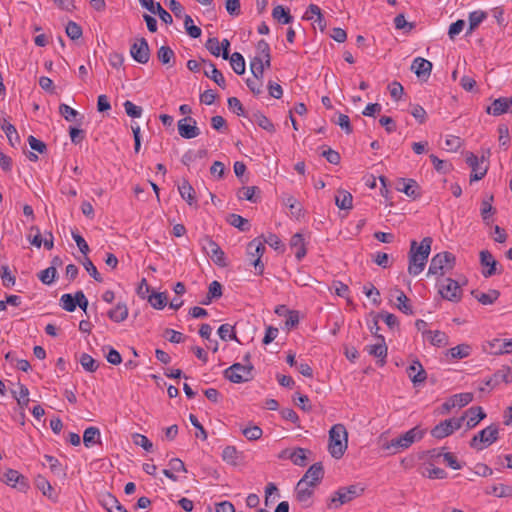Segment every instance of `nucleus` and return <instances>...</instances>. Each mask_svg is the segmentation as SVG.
Segmentation results:
<instances>
[{"mask_svg": "<svg viewBox=\"0 0 512 512\" xmlns=\"http://www.w3.org/2000/svg\"><path fill=\"white\" fill-rule=\"evenodd\" d=\"M432 238L425 237L418 245L416 240L411 241L409 251V265L408 272L411 275L420 274L427 263L431 251Z\"/></svg>", "mask_w": 512, "mask_h": 512, "instance_id": "1", "label": "nucleus"}, {"mask_svg": "<svg viewBox=\"0 0 512 512\" xmlns=\"http://www.w3.org/2000/svg\"><path fill=\"white\" fill-rule=\"evenodd\" d=\"M348 447V432L343 424H335L329 430L328 451L335 459H340Z\"/></svg>", "mask_w": 512, "mask_h": 512, "instance_id": "2", "label": "nucleus"}, {"mask_svg": "<svg viewBox=\"0 0 512 512\" xmlns=\"http://www.w3.org/2000/svg\"><path fill=\"white\" fill-rule=\"evenodd\" d=\"M425 431L418 426L413 427L404 434L392 439L383 445V449L390 454H397L409 448L413 443L423 438Z\"/></svg>", "mask_w": 512, "mask_h": 512, "instance_id": "3", "label": "nucleus"}, {"mask_svg": "<svg viewBox=\"0 0 512 512\" xmlns=\"http://www.w3.org/2000/svg\"><path fill=\"white\" fill-rule=\"evenodd\" d=\"M364 488L359 485H350L348 487H341L331 496L328 508L337 509L340 506L351 502L355 498L362 495Z\"/></svg>", "mask_w": 512, "mask_h": 512, "instance_id": "4", "label": "nucleus"}, {"mask_svg": "<svg viewBox=\"0 0 512 512\" xmlns=\"http://www.w3.org/2000/svg\"><path fill=\"white\" fill-rule=\"evenodd\" d=\"M455 263L456 258L451 252L444 251L437 253L430 261L428 275L443 276L454 268Z\"/></svg>", "mask_w": 512, "mask_h": 512, "instance_id": "5", "label": "nucleus"}, {"mask_svg": "<svg viewBox=\"0 0 512 512\" xmlns=\"http://www.w3.org/2000/svg\"><path fill=\"white\" fill-rule=\"evenodd\" d=\"M438 292L444 300L457 303L461 301L463 291L458 281L452 278H444L437 281Z\"/></svg>", "mask_w": 512, "mask_h": 512, "instance_id": "6", "label": "nucleus"}, {"mask_svg": "<svg viewBox=\"0 0 512 512\" xmlns=\"http://www.w3.org/2000/svg\"><path fill=\"white\" fill-rule=\"evenodd\" d=\"M253 368L254 367L251 363H234L233 365L224 370L223 375L226 379L233 383H243L253 378Z\"/></svg>", "mask_w": 512, "mask_h": 512, "instance_id": "7", "label": "nucleus"}, {"mask_svg": "<svg viewBox=\"0 0 512 512\" xmlns=\"http://www.w3.org/2000/svg\"><path fill=\"white\" fill-rule=\"evenodd\" d=\"M499 429L496 425H489L488 427L479 431L470 441V446L477 450H482L490 446L498 440Z\"/></svg>", "mask_w": 512, "mask_h": 512, "instance_id": "8", "label": "nucleus"}, {"mask_svg": "<svg viewBox=\"0 0 512 512\" xmlns=\"http://www.w3.org/2000/svg\"><path fill=\"white\" fill-rule=\"evenodd\" d=\"M200 244L203 251L217 266L226 267L228 265L224 251L211 237L204 236L200 240Z\"/></svg>", "mask_w": 512, "mask_h": 512, "instance_id": "9", "label": "nucleus"}, {"mask_svg": "<svg viewBox=\"0 0 512 512\" xmlns=\"http://www.w3.org/2000/svg\"><path fill=\"white\" fill-rule=\"evenodd\" d=\"M266 251L265 244L259 239H253L248 243L247 253L251 257V264L255 268V274L262 275L264 272V263L261 258Z\"/></svg>", "mask_w": 512, "mask_h": 512, "instance_id": "10", "label": "nucleus"}, {"mask_svg": "<svg viewBox=\"0 0 512 512\" xmlns=\"http://www.w3.org/2000/svg\"><path fill=\"white\" fill-rule=\"evenodd\" d=\"M131 57L140 64H146L150 59V48L145 38L137 39L130 47Z\"/></svg>", "mask_w": 512, "mask_h": 512, "instance_id": "11", "label": "nucleus"}, {"mask_svg": "<svg viewBox=\"0 0 512 512\" xmlns=\"http://www.w3.org/2000/svg\"><path fill=\"white\" fill-rule=\"evenodd\" d=\"M178 133L182 138L192 139L200 134L196 120L190 116L180 119L177 123Z\"/></svg>", "mask_w": 512, "mask_h": 512, "instance_id": "12", "label": "nucleus"}, {"mask_svg": "<svg viewBox=\"0 0 512 512\" xmlns=\"http://www.w3.org/2000/svg\"><path fill=\"white\" fill-rule=\"evenodd\" d=\"M324 477V469L321 463H314L309 467L301 480V486H316Z\"/></svg>", "mask_w": 512, "mask_h": 512, "instance_id": "13", "label": "nucleus"}, {"mask_svg": "<svg viewBox=\"0 0 512 512\" xmlns=\"http://www.w3.org/2000/svg\"><path fill=\"white\" fill-rule=\"evenodd\" d=\"M466 163L472 169L470 176L471 182L481 180L486 175L488 168L480 166V160L475 154L471 152L468 153L466 156Z\"/></svg>", "mask_w": 512, "mask_h": 512, "instance_id": "14", "label": "nucleus"}, {"mask_svg": "<svg viewBox=\"0 0 512 512\" xmlns=\"http://www.w3.org/2000/svg\"><path fill=\"white\" fill-rule=\"evenodd\" d=\"M141 5L153 14H158L160 19L166 24H171L172 16L161 6L160 3H154L153 0H139Z\"/></svg>", "mask_w": 512, "mask_h": 512, "instance_id": "15", "label": "nucleus"}, {"mask_svg": "<svg viewBox=\"0 0 512 512\" xmlns=\"http://www.w3.org/2000/svg\"><path fill=\"white\" fill-rule=\"evenodd\" d=\"M407 374L414 385L425 382L427 373L419 360H413L407 368Z\"/></svg>", "mask_w": 512, "mask_h": 512, "instance_id": "16", "label": "nucleus"}, {"mask_svg": "<svg viewBox=\"0 0 512 512\" xmlns=\"http://www.w3.org/2000/svg\"><path fill=\"white\" fill-rule=\"evenodd\" d=\"M411 70L422 79H427L432 70V63L422 57H417L413 60Z\"/></svg>", "mask_w": 512, "mask_h": 512, "instance_id": "17", "label": "nucleus"}, {"mask_svg": "<svg viewBox=\"0 0 512 512\" xmlns=\"http://www.w3.org/2000/svg\"><path fill=\"white\" fill-rule=\"evenodd\" d=\"M377 339L379 341L378 343L367 345L365 349L369 355L378 358L382 366L385 364V358L387 357V346L383 336H377Z\"/></svg>", "mask_w": 512, "mask_h": 512, "instance_id": "18", "label": "nucleus"}, {"mask_svg": "<svg viewBox=\"0 0 512 512\" xmlns=\"http://www.w3.org/2000/svg\"><path fill=\"white\" fill-rule=\"evenodd\" d=\"M480 262L482 266L486 267V269L482 271L484 277L488 278L497 273V261L489 251L483 250L480 252Z\"/></svg>", "mask_w": 512, "mask_h": 512, "instance_id": "19", "label": "nucleus"}, {"mask_svg": "<svg viewBox=\"0 0 512 512\" xmlns=\"http://www.w3.org/2000/svg\"><path fill=\"white\" fill-rule=\"evenodd\" d=\"M467 429L474 428L481 420L486 417L485 412L480 406H474L465 411Z\"/></svg>", "mask_w": 512, "mask_h": 512, "instance_id": "20", "label": "nucleus"}, {"mask_svg": "<svg viewBox=\"0 0 512 512\" xmlns=\"http://www.w3.org/2000/svg\"><path fill=\"white\" fill-rule=\"evenodd\" d=\"M397 190L405 193L408 197L413 199L420 196L419 185L413 179H401L398 183Z\"/></svg>", "mask_w": 512, "mask_h": 512, "instance_id": "21", "label": "nucleus"}, {"mask_svg": "<svg viewBox=\"0 0 512 512\" xmlns=\"http://www.w3.org/2000/svg\"><path fill=\"white\" fill-rule=\"evenodd\" d=\"M203 62L207 66V69L204 70V75L224 89L226 87V81L221 71H219L211 61L203 60Z\"/></svg>", "mask_w": 512, "mask_h": 512, "instance_id": "22", "label": "nucleus"}, {"mask_svg": "<svg viewBox=\"0 0 512 512\" xmlns=\"http://www.w3.org/2000/svg\"><path fill=\"white\" fill-rule=\"evenodd\" d=\"M493 199H494L493 195H489L485 199H483L481 202L480 214H481L483 222L486 225L491 224V222H492L491 217L496 212V209L492 206Z\"/></svg>", "mask_w": 512, "mask_h": 512, "instance_id": "23", "label": "nucleus"}, {"mask_svg": "<svg viewBox=\"0 0 512 512\" xmlns=\"http://www.w3.org/2000/svg\"><path fill=\"white\" fill-rule=\"evenodd\" d=\"M424 338L436 347H444L448 344V336L440 330L424 331Z\"/></svg>", "mask_w": 512, "mask_h": 512, "instance_id": "24", "label": "nucleus"}, {"mask_svg": "<svg viewBox=\"0 0 512 512\" xmlns=\"http://www.w3.org/2000/svg\"><path fill=\"white\" fill-rule=\"evenodd\" d=\"M222 459L231 466H237L242 460V453L234 446H226L222 451Z\"/></svg>", "mask_w": 512, "mask_h": 512, "instance_id": "25", "label": "nucleus"}, {"mask_svg": "<svg viewBox=\"0 0 512 512\" xmlns=\"http://www.w3.org/2000/svg\"><path fill=\"white\" fill-rule=\"evenodd\" d=\"M179 193L183 200H185L190 206L197 205V199L195 196V190L187 180H183L178 186Z\"/></svg>", "mask_w": 512, "mask_h": 512, "instance_id": "26", "label": "nucleus"}, {"mask_svg": "<svg viewBox=\"0 0 512 512\" xmlns=\"http://www.w3.org/2000/svg\"><path fill=\"white\" fill-rule=\"evenodd\" d=\"M290 246L292 249H295V257L298 261L302 260L305 257L307 251L305 248L304 238L302 234H294L290 240Z\"/></svg>", "mask_w": 512, "mask_h": 512, "instance_id": "27", "label": "nucleus"}, {"mask_svg": "<svg viewBox=\"0 0 512 512\" xmlns=\"http://www.w3.org/2000/svg\"><path fill=\"white\" fill-rule=\"evenodd\" d=\"M169 467V469L163 470V474L174 482L178 480L174 472H187L185 464L179 458L171 459L169 462Z\"/></svg>", "mask_w": 512, "mask_h": 512, "instance_id": "28", "label": "nucleus"}, {"mask_svg": "<svg viewBox=\"0 0 512 512\" xmlns=\"http://www.w3.org/2000/svg\"><path fill=\"white\" fill-rule=\"evenodd\" d=\"M107 315L113 322H123L128 317L127 305L125 303L119 302L113 309L108 311Z\"/></svg>", "mask_w": 512, "mask_h": 512, "instance_id": "29", "label": "nucleus"}, {"mask_svg": "<svg viewBox=\"0 0 512 512\" xmlns=\"http://www.w3.org/2000/svg\"><path fill=\"white\" fill-rule=\"evenodd\" d=\"M3 481L11 485L12 487H16L17 484H20L23 488L27 486L25 482V477L20 474L17 470L8 469L3 475Z\"/></svg>", "mask_w": 512, "mask_h": 512, "instance_id": "30", "label": "nucleus"}, {"mask_svg": "<svg viewBox=\"0 0 512 512\" xmlns=\"http://www.w3.org/2000/svg\"><path fill=\"white\" fill-rule=\"evenodd\" d=\"M486 112L493 116H500L509 112L506 97H499L495 99L492 104L486 108Z\"/></svg>", "mask_w": 512, "mask_h": 512, "instance_id": "31", "label": "nucleus"}, {"mask_svg": "<svg viewBox=\"0 0 512 512\" xmlns=\"http://www.w3.org/2000/svg\"><path fill=\"white\" fill-rule=\"evenodd\" d=\"M353 197L346 190H338L335 196V204L339 209L349 210L353 207Z\"/></svg>", "mask_w": 512, "mask_h": 512, "instance_id": "32", "label": "nucleus"}, {"mask_svg": "<svg viewBox=\"0 0 512 512\" xmlns=\"http://www.w3.org/2000/svg\"><path fill=\"white\" fill-rule=\"evenodd\" d=\"M1 129L7 136L8 142L12 147H15L20 143V136L15 128V126L9 123L6 119L3 120L1 125Z\"/></svg>", "mask_w": 512, "mask_h": 512, "instance_id": "33", "label": "nucleus"}, {"mask_svg": "<svg viewBox=\"0 0 512 512\" xmlns=\"http://www.w3.org/2000/svg\"><path fill=\"white\" fill-rule=\"evenodd\" d=\"M100 436V430L97 427H88L83 433V443L89 448L97 443H101Z\"/></svg>", "mask_w": 512, "mask_h": 512, "instance_id": "34", "label": "nucleus"}, {"mask_svg": "<svg viewBox=\"0 0 512 512\" xmlns=\"http://www.w3.org/2000/svg\"><path fill=\"white\" fill-rule=\"evenodd\" d=\"M157 58L163 65L172 67L175 64V53L169 46H161L157 51Z\"/></svg>", "mask_w": 512, "mask_h": 512, "instance_id": "35", "label": "nucleus"}, {"mask_svg": "<svg viewBox=\"0 0 512 512\" xmlns=\"http://www.w3.org/2000/svg\"><path fill=\"white\" fill-rule=\"evenodd\" d=\"M472 295L483 305L493 304L500 296V292L495 289L489 290L487 293L472 292Z\"/></svg>", "mask_w": 512, "mask_h": 512, "instance_id": "36", "label": "nucleus"}, {"mask_svg": "<svg viewBox=\"0 0 512 512\" xmlns=\"http://www.w3.org/2000/svg\"><path fill=\"white\" fill-rule=\"evenodd\" d=\"M251 121L269 133L275 132L274 124L261 112L254 113Z\"/></svg>", "mask_w": 512, "mask_h": 512, "instance_id": "37", "label": "nucleus"}, {"mask_svg": "<svg viewBox=\"0 0 512 512\" xmlns=\"http://www.w3.org/2000/svg\"><path fill=\"white\" fill-rule=\"evenodd\" d=\"M228 59H230V65L236 74H244L246 65L245 59L241 53L234 52Z\"/></svg>", "mask_w": 512, "mask_h": 512, "instance_id": "38", "label": "nucleus"}, {"mask_svg": "<svg viewBox=\"0 0 512 512\" xmlns=\"http://www.w3.org/2000/svg\"><path fill=\"white\" fill-rule=\"evenodd\" d=\"M272 17L282 24H289L293 21L289 10H286L282 5H277L272 11Z\"/></svg>", "mask_w": 512, "mask_h": 512, "instance_id": "39", "label": "nucleus"}, {"mask_svg": "<svg viewBox=\"0 0 512 512\" xmlns=\"http://www.w3.org/2000/svg\"><path fill=\"white\" fill-rule=\"evenodd\" d=\"M447 420L440 422L431 430V435L436 439H443L452 434V430Z\"/></svg>", "mask_w": 512, "mask_h": 512, "instance_id": "40", "label": "nucleus"}, {"mask_svg": "<svg viewBox=\"0 0 512 512\" xmlns=\"http://www.w3.org/2000/svg\"><path fill=\"white\" fill-rule=\"evenodd\" d=\"M395 292L397 293V308L407 315L413 314L412 307L409 304V298L405 295V293L399 289H395Z\"/></svg>", "mask_w": 512, "mask_h": 512, "instance_id": "41", "label": "nucleus"}, {"mask_svg": "<svg viewBox=\"0 0 512 512\" xmlns=\"http://www.w3.org/2000/svg\"><path fill=\"white\" fill-rule=\"evenodd\" d=\"M315 486H301V480L296 485V499L301 503H307L313 495Z\"/></svg>", "mask_w": 512, "mask_h": 512, "instance_id": "42", "label": "nucleus"}, {"mask_svg": "<svg viewBox=\"0 0 512 512\" xmlns=\"http://www.w3.org/2000/svg\"><path fill=\"white\" fill-rule=\"evenodd\" d=\"M487 17V14L483 11L477 10L469 14V29L467 33L473 32Z\"/></svg>", "mask_w": 512, "mask_h": 512, "instance_id": "43", "label": "nucleus"}, {"mask_svg": "<svg viewBox=\"0 0 512 512\" xmlns=\"http://www.w3.org/2000/svg\"><path fill=\"white\" fill-rule=\"evenodd\" d=\"M309 451L307 449L297 447L293 449L291 461L294 465L304 467L307 465V453Z\"/></svg>", "mask_w": 512, "mask_h": 512, "instance_id": "44", "label": "nucleus"}, {"mask_svg": "<svg viewBox=\"0 0 512 512\" xmlns=\"http://www.w3.org/2000/svg\"><path fill=\"white\" fill-rule=\"evenodd\" d=\"M470 353L471 347L467 344H460L448 350V354H450L453 359L466 358Z\"/></svg>", "mask_w": 512, "mask_h": 512, "instance_id": "45", "label": "nucleus"}, {"mask_svg": "<svg viewBox=\"0 0 512 512\" xmlns=\"http://www.w3.org/2000/svg\"><path fill=\"white\" fill-rule=\"evenodd\" d=\"M57 276V269L55 266H50L39 272V280L46 285H51Z\"/></svg>", "mask_w": 512, "mask_h": 512, "instance_id": "46", "label": "nucleus"}, {"mask_svg": "<svg viewBox=\"0 0 512 512\" xmlns=\"http://www.w3.org/2000/svg\"><path fill=\"white\" fill-rule=\"evenodd\" d=\"M493 381L498 382L500 384L501 382H504L506 384L512 382V371L509 367L503 366L501 369L497 370L493 374Z\"/></svg>", "mask_w": 512, "mask_h": 512, "instance_id": "47", "label": "nucleus"}, {"mask_svg": "<svg viewBox=\"0 0 512 512\" xmlns=\"http://www.w3.org/2000/svg\"><path fill=\"white\" fill-rule=\"evenodd\" d=\"M148 301L153 308L157 310H162L167 304V297L164 293L153 292L149 296Z\"/></svg>", "mask_w": 512, "mask_h": 512, "instance_id": "48", "label": "nucleus"}, {"mask_svg": "<svg viewBox=\"0 0 512 512\" xmlns=\"http://www.w3.org/2000/svg\"><path fill=\"white\" fill-rule=\"evenodd\" d=\"M256 192H259L256 186L242 187L238 192V197L256 203L258 201V197L255 195Z\"/></svg>", "mask_w": 512, "mask_h": 512, "instance_id": "49", "label": "nucleus"}, {"mask_svg": "<svg viewBox=\"0 0 512 512\" xmlns=\"http://www.w3.org/2000/svg\"><path fill=\"white\" fill-rule=\"evenodd\" d=\"M228 221L240 231H248L250 228L249 221L238 214H230Z\"/></svg>", "mask_w": 512, "mask_h": 512, "instance_id": "50", "label": "nucleus"}, {"mask_svg": "<svg viewBox=\"0 0 512 512\" xmlns=\"http://www.w3.org/2000/svg\"><path fill=\"white\" fill-rule=\"evenodd\" d=\"M487 493L493 494L500 498L512 497V487L504 484H497L493 485L491 490L487 491Z\"/></svg>", "mask_w": 512, "mask_h": 512, "instance_id": "51", "label": "nucleus"}, {"mask_svg": "<svg viewBox=\"0 0 512 512\" xmlns=\"http://www.w3.org/2000/svg\"><path fill=\"white\" fill-rule=\"evenodd\" d=\"M218 335L224 341L235 340V341L239 342V340L234 332V327L229 324H222L218 328Z\"/></svg>", "mask_w": 512, "mask_h": 512, "instance_id": "52", "label": "nucleus"}, {"mask_svg": "<svg viewBox=\"0 0 512 512\" xmlns=\"http://www.w3.org/2000/svg\"><path fill=\"white\" fill-rule=\"evenodd\" d=\"M80 364L86 371L91 373L95 372L99 367L96 360L87 353H83L80 356Z\"/></svg>", "mask_w": 512, "mask_h": 512, "instance_id": "53", "label": "nucleus"}, {"mask_svg": "<svg viewBox=\"0 0 512 512\" xmlns=\"http://www.w3.org/2000/svg\"><path fill=\"white\" fill-rule=\"evenodd\" d=\"M455 407H464L473 401V394L470 392L455 394L450 397Z\"/></svg>", "mask_w": 512, "mask_h": 512, "instance_id": "54", "label": "nucleus"}, {"mask_svg": "<svg viewBox=\"0 0 512 512\" xmlns=\"http://www.w3.org/2000/svg\"><path fill=\"white\" fill-rule=\"evenodd\" d=\"M184 26L190 37L198 38L201 36V29L193 24V19L190 15L184 16Z\"/></svg>", "mask_w": 512, "mask_h": 512, "instance_id": "55", "label": "nucleus"}, {"mask_svg": "<svg viewBox=\"0 0 512 512\" xmlns=\"http://www.w3.org/2000/svg\"><path fill=\"white\" fill-rule=\"evenodd\" d=\"M60 306L67 312H73L76 309L75 295L66 293L60 298Z\"/></svg>", "mask_w": 512, "mask_h": 512, "instance_id": "56", "label": "nucleus"}, {"mask_svg": "<svg viewBox=\"0 0 512 512\" xmlns=\"http://www.w3.org/2000/svg\"><path fill=\"white\" fill-rule=\"evenodd\" d=\"M126 114L131 118H140L143 112L142 107L135 105L130 100L123 103Z\"/></svg>", "mask_w": 512, "mask_h": 512, "instance_id": "57", "label": "nucleus"}, {"mask_svg": "<svg viewBox=\"0 0 512 512\" xmlns=\"http://www.w3.org/2000/svg\"><path fill=\"white\" fill-rule=\"evenodd\" d=\"M36 486L39 490L42 491V493L47 496L50 499H54L52 492L54 489L52 488L51 484L42 476H39L36 479Z\"/></svg>", "mask_w": 512, "mask_h": 512, "instance_id": "58", "label": "nucleus"}, {"mask_svg": "<svg viewBox=\"0 0 512 512\" xmlns=\"http://www.w3.org/2000/svg\"><path fill=\"white\" fill-rule=\"evenodd\" d=\"M66 34L72 40H77L82 36V28L74 21H69L66 25Z\"/></svg>", "mask_w": 512, "mask_h": 512, "instance_id": "59", "label": "nucleus"}, {"mask_svg": "<svg viewBox=\"0 0 512 512\" xmlns=\"http://www.w3.org/2000/svg\"><path fill=\"white\" fill-rule=\"evenodd\" d=\"M250 70L255 78H263L264 77V66L261 63L259 57H254L250 61Z\"/></svg>", "mask_w": 512, "mask_h": 512, "instance_id": "60", "label": "nucleus"}, {"mask_svg": "<svg viewBox=\"0 0 512 512\" xmlns=\"http://www.w3.org/2000/svg\"><path fill=\"white\" fill-rule=\"evenodd\" d=\"M0 276L5 287L10 288L15 285L16 278L11 274L7 266H2L0 268Z\"/></svg>", "mask_w": 512, "mask_h": 512, "instance_id": "61", "label": "nucleus"}, {"mask_svg": "<svg viewBox=\"0 0 512 512\" xmlns=\"http://www.w3.org/2000/svg\"><path fill=\"white\" fill-rule=\"evenodd\" d=\"M243 435L250 441L258 440L261 438L263 431L259 426H250L242 430Z\"/></svg>", "mask_w": 512, "mask_h": 512, "instance_id": "62", "label": "nucleus"}, {"mask_svg": "<svg viewBox=\"0 0 512 512\" xmlns=\"http://www.w3.org/2000/svg\"><path fill=\"white\" fill-rule=\"evenodd\" d=\"M246 85L253 94L259 95L262 92L263 78H255L254 76L253 78H248Z\"/></svg>", "mask_w": 512, "mask_h": 512, "instance_id": "63", "label": "nucleus"}, {"mask_svg": "<svg viewBox=\"0 0 512 512\" xmlns=\"http://www.w3.org/2000/svg\"><path fill=\"white\" fill-rule=\"evenodd\" d=\"M133 442L148 452L153 448V443L145 435L139 433H135L133 435Z\"/></svg>", "mask_w": 512, "mask_h": 512, "instance_id": "64", "label": "nucleus"}]
</instances>
